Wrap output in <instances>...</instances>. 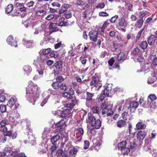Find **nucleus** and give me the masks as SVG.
Here are the masks:
<instances>
[{"label":"nucleus","instance_id":"obj_16","mask_svg":"<svg viewBox=\"0 0 157 157\" xmlns=\"http://www.w3.org/2000/svg\"><path fill=\"white\" fill-rule=\"evenodd\" d=\"M79 101L75 98L72 99L70 103H67L65 104L66 105L68 106L70 109H72L74 106L78 105Z\"/></svg>","mask_w":157,"mask_h":157},{"label":"nucleus","instance_id":"obj_6","mask_svg":"<svg viewBox=\"0 0 157 157\" xmlns=\"http://www.w3.org/2000/svg\"><path fill=\"white\" fill-rule=\"evenodd\" d=\"M139 104L137 102L131 101H127L126 102L124 106L126 107L127 109H129L131 111L132 109H135L138 106Z\"/></svg>","mask_w":157,"mask_h":157},{"label":"nucleus","instance_id":"obj_19","mask_svg":"<svg viewBox=\"0 0 157 157\" xmlns=\"http://www.w3.org/2000/svg\"><path fill=\"white\" fill-rule=\"evenodd\" d=\"M57 24L56 23H51L49 25L48 28L51 33L57 32L58 31V27L56 26Z\"/></svg>","mask_w":157,"mask_h":157},{"label":"nucleus","instance_id":"obj_17","mask_svg":"<svg viewBox=\"0 0 157 157\" xmlns=\"http://www.w3.org/2000/svg\"><path fill=\"white\" fill-rule=\"evenodd\" d=\"M141 52L140 49L136 47L133 49L131 51V55L134 57H137L139 56L141 53Z\"/></svg>","mask_w":157,"mask_h":157},{"label":"nucleus","instance_id":"obj_1","mask_svg":"<svg viewBox=\"0 0 157 157\" xmlns=\"http://www.w3.org/2000/svg\"><path fill=\"white\" fill-rule=\"evenodd\" d=\"M119 150L122 154L127 155L130 152V149H132L136 146L134 139L129 136H127L125 140L117 144Z\"/></svg>","mask_w":157,"mask_h":157},{"label":"nucleus","instance_id":"obj_11","mask_svg":"<svg viewBox=\"0 0 157 157\" xmlns=\"http://www.w3.org/2000/svg\"><path fill=\"white\" fill-rule=\"evenodd\" d=\"M6 40L7 43L12 46L15 47L17 46V41L16 38L14 39L12 35L9 36Z\"/></svg>","mask_w":157,"mask_h":157},{"label":"nucleus","instance_id":"obj_49","mask_svg":"<svg viewBox=\"0 0 157 157\" xmlns=\"http://www.w3.org/2000/svg\"><path fill=\"white\" fill-rule=\"evenodd\" d=\"M99 79H96V78L94 77H92V80L90 82V85L91 86H93L95 85L96 84V82H97L98 80H99Z\"/></svg>","mask_w":157,"mask_h":157},{"label":"nucleus","instance_id":"obj_37","mask_svg":"<svg viewBox=\"0 0 157 157\" xmlns=\"http://www.w3.org/2000/svg\"><path fill=\"white\" fill-rule=\"evenodd\" d=\"M59 83L56 81L53 82L52 84L53 88L55 90H60L59 89Z\"/></svg>","mask_w":157,"mask_h":157},{"label":"nucleus","instance_id":"obj_23","mask_svg":"<svg viewBox=\"0 0 157 157\" xmlns=\"http://www.w3.org/2000/svg\"><path fill=\"white\" fill-rule=\"evenodd\" d=\"M147 42L150 45H153L155 41V35H151L147 38Z\"/></svg>","mask_w":157,"mask_h":157},{"label":"nucleus","instance_id":"obj_13","mask_svg":"<svg viewBox=\"0 0 157 157\" xmlns=\"http://www.w3.org/2000/svg\"><path fill=\"white\" fill-rule=\"evenodd\" d=\"M86 101L90 103H93L95 101V95L94 93H92L88 91H86Z\"/></svg>","mask_w":157,"mask_h":157},{"label":"nucleus","instance_id":"obj_54","mask_svg":"<svg viewBox=\"0 0 157 157\" xmlns=\"http://www.w3.org/2000/svg\"><path fill=\"white\" fill-rule=\"evenodd\" d=\"M89 146V142L87 140H85L84 141V148L85 149H87Z\"/></svg>","mask_w":157,"mask_h":157},{"label":"nucleus","instance_id":"obj_64","mask_svg":"<svg viewBox=\"0 0 157 157\" xmlns=\"http://www.w3.org/2000/svg\"><path fill=\"white\" fill-rule=\"evenodd\" d=\"M6 98V96L4 95H0V102H3L4 101Z\"/></svg>","mask_w":157,"mask_h":157},{"label":"nucleus","instance_id":"obj_33","mask_svg":"<svg viewBox=\"0 0 157 157\" xmlns=\"http://www.w3.org/2000/svg\"><path fill=\"white\" fill-rule=\"evenodd\" d=\"M151 59L152 60V64L154 66L157 65V56L156 55L151 56Z\"/></svg>","mask_w":157,"mask_h":157},{"label":"nucleus","instance_id":"obj_39","mask_svg":"<svg viewBox=\"0 0 157 157\" xmlns=\"http://www.w3.org/2000/svg\"><path fill=\"white\" fill-rule=\"evenodd\" d=\"M130 3L127 4L128 6V9L129 11L131 12L133 11V2L132 0H130Z\"/></svg>","mask_w":157,"mask_h":157},{"label":"nucleus","instance_id":"obj_44","mask_svg":"<svg viewBox=\"0 0 157 157\" xmlns=\"http://www.w3.org/2000/svg\"><path fill=\"white\" fill-rule=\"evenodd\" d=\"M72 86L75 90L79 87V84L76 81H73L71 83Z\"/></svg>","mask_w":157,"mask_h":157},{"label":"nucleus","instance_id":"obj_61","mask_svg":"<svg viewBox=\"0 0 157 157\" xmlns=\"http://www.w3.org/2000/svg\"><path fill=\"white\" fill-rule=\"evenodd\" d=\"M19 14V12L17 11V10H14L13 12L12 13V14H11V15L12 17L14 16H17Z\"/></svg>","mask_w":157,"mask_h":157},{"label":"nucleus","instance_id":"obj_46","mask_svg":"<svg viewBox=\"0 0 157 157\" xmlns=\"http://www.w3.org/2000/svg\"><path fill=\"white\" fill-rule=\"evenodd\" d=\"M64 80V78L62 76H59L56 78V82H58V83H61Z\"/></svg>","mask_w":157,"mask_h":157},{"label":"nucleus","instance_id":"obj_26","mask_svg":"<svg viewBox=\"0 0 157 157\" xmlns=\"http://www.w3.org/2000/svg\"><path fill=\"white\" fill-rule=\"evenodd\" d=\"M126 121L121 119L119 120L117 123V126L119 128H121L124 126L126 124Z\"/></svg>","mask_w":157,"mask_h":157},{"label":"nucleus","instance_id":"obj_59","mask_svg":"<svg viewBox=\"0 0 157 157\" xmlns=\"http://www.w3.org/2000/svg\"><path fill=\"white\" fill-rule=\"evenodd\" d=\"M100 16L102 17H107L109 16V14L105 12H100L99 13Z\"/></svg>","mask_w":157,"mask_h":157},{"label":"nucleus","instance_id":"obj_41","mask_svg":"<svg viewBox=\"0 0 157 157\" xmlns=\"http://www.w3.org/2000/svg\"><path fill=\"white\" fill-rule=\"evenodd\" d=\"M144 29V28L140 30L138 32L136 38V42L138 41L139 40L140 38L141 35Z\"/></svg>","mask_w":157,"mask_h":157},{"label":"nucleus","instance_id":"obj_3","mask_svg":"<svg viewBox=\"0 0 157 157\" xmlns=\"http://www.w3.org/2000/svg\"><path fill=\"white\" fill-rule=\"evenodd\" d=\"M88 118L86 121L94 128L98 129L101 126V121L99 119H96L93 114L89 113L87 114Z\"/></svg>","mask_w":157,"mask_h":157},{"label":"nucleus","instance_id":"obj_38","mask_svg":"<svg viewBox=\"0 0 157 157\" xmlns=\"http://www.w3.org/2000/svg\"><path fill=\"white\" fill-rule=\"evenodd\" d=\"M78 151V149L73 147L70 150L69 153L70 155H74L77 154Z\"/></svg>","mask_w":157,"mask_h":157},{"label":"nucleus","instance_id":"obj_22","mask_svg":"<svg viewBox=\"0 0 157 157\" xmlns=\"http://www.w3.org/2000/svg\"><path fill=\"white\" fill-rule=\"evenodd\" d=\"M71 5L69 4H64L61 6L59 13L60 14H62L66 11L68 8H69Z\"/></svg>","mask_w":157,"mask_h":157},{"label":"nucleus","instance_id":"obj_4","mask_svg":"<svg viewBox=\"0 0 157 157\" xmlns=\"http://www.w3.org/2000/svg\"><path fill=\"white\" fill-rule=\"evenodd\" d=\"M128 25L127 21L124 17H121L118 20L117 26L119 28L120 30L125 32L126 31L125 29L127 26Z\"/></svg>","mask_w":157,"mask_h":157},{"label":"nucleus","instance_id":"obj_40","mask_svg":"<svg viewBox=\"0 0 157 157\" xmlns=\"http://www.w3.org/2000/svg\"><path fill=\"white\" fill-rule=\"evenodd\" d=\"M147 11L146 10H143L139 12V17L140 18H142L145 17L147 14Z\"/></svg>","mask_w":157,"mask_h":157},{"label":"nucleus","instance_id":"obj_47","mask_svg":"<svg viewBox=\"0 0 157 157\" xmlns=\"http://www.w3.org/2000/svg\"><path fill=\"white\" fill-rule=\"evenodd\" d=\"M6 111V105H0V111L1 113H4Z\"/></svg>","mask_w":157,"mask_h":157},{"label":"nucleus","instance_id":"obj_32","mask_svg":"<svg viewBox=\"0 0 157 157\" xmlns=\"http://www.w3.org/2000/svg\"><path fill=\"white\" fill-rule=\"evenodd\" d=\"M15 99L13 97L11 98L8 102V105L10 107H12L16 102Z\"/></svg>","mask_w":157,"mask_h":157},{"label":"nucleus","instance_id":"obj_51","mask_svg":"<svg viewBox=\"0 0 157 157\" xmlns=\"http://www.w3.org/2000/svg\"><path fill=\"white\" fill-rule=\"evenodd\" d=\"M108 87L105 88V89L103 90V93L105 94V95L107 97H109V93L110 92L109 90L108 89Z\"/></svg>","mask_w":157,"mask_h":157},{"label":"nucleus","instance_id":"obj_34","mask_svg":"<svg viewBox=\"0 0 157 157\" xmlns=\"http://www.w3.org/2000/svg\"><path fill=\"white\" fill-rule=\"evenodd\" d=\"M140 47L143 50L146 49L147 47V43L146 41H143L139 44Z\"/></svg>","mask_w":157,"mask_h":157},{"label":"nucleus","instance_id":"obj_42","mask_svg":"<svg viewBox=\"0 0 157 157\" xmlns=\"http://www.w3.org/2000/svg\"><path fill=\"white\" fill-rule=\"evenodd\" d=\"M93 143L95 147H99L101 144V140L99 139L98 140H93Z\"/></svg>","mask_w":157,"mask_h":157},{"label":"nucleus","instance_id":"obj_25","mask_svg":"<svg viewBox=\"0 0 157 157\" xmlns=\"http://www.w3.org/2000/svg\"><path fill=\"white\" fill-rule=\"evenodd\" d=\"M136 128L138 130L144 129L146 127V125L142 122H138L136 125Z\"/></svg>","mask_w":157,"mask_h":157},{"label":"nucleus","instance_id":"obj_14","mask_svg":"<svg viewBox=\"0 0 157 157\" xmlns=\"http://www.w3.org/2000/svg\"><path fill=\"white\" fill-rule=\"evenodd\" d=\"M65 20V18L64 17H60L56 23L57 25L61 27L68 25H69V23Z\"/></svg>","mask_w":157,"mask_h":157},{"label":"nucleus","instance_id":"obj_60","mask_svg":"<svg viewBox=\"0 0 157 157\" xmlns=\"http://www.w3.org/2000/svg\"><path fill=\"white\" fill-rule=\"evenodd\" d=\"M132 126L131 124H128V132L130 134H133L134 132H133L132 131Z\"/></svg>","mask_w":157,"mask_h":157},{"label":"nucleus","instance_id":"obj_48","mask_svg":"<svg viewBox=\"0 0 157 157\" xmlns=\"http://www.w3.org/2000/svg\"><path fill=\"white\" fill-rule=\"evenodd\" d=\"M118 17V15H115L112 17L109 20V21L111 23H113L116 22Z\"/></svg>","mask_w":157,"mask_h":157},{"label":"nucleus","instance_id":"obj_52","mask_svg":"<svg viewBox=\"0 0 157 157\" xmlns=\"http://www.w3.org/2000/svg\"><path fill=\"white\" fill-rule=\"evenodd\" d=\"M148 98L151 100V101H154L156 100V97L154 94H150L148 96Z\"/></svg>","mask_w":157,"mask_h":157},{"label":"nucleus","instance_id":"obj_45","mask_svg":"<svg viewBox=\"0 0 157 157\" xmlns=\"http://www.w3.org/2000/svg\"><path fill=\"white\" fill-rule=\"evenodd\" d=\"M51 94L53 95H59L61 94V92L60 90H52Z\"/></svg>","mask_w":157,"mask_h":157},{"label":"nucleus","instance_id":"obj_5","mask_svg":"<svg viewBox=\"0 0 157 157\" xmlns=\"http://www.w3.org/2000/svg\"><path fill=\"white\" fill-rule=\"evenodd\" d=\"M102 109L101 113L102 115L106 114L107 116H110L113 115V112L110 108H108L105 103H103L101 105Z\"/></svg>","mask_w":157,"mask_h":157},{"label":"nucleus","instance_id":"obj_8","mask_svg":"<svg viewBox=\"0 0 157 157\" xmlns=\"http://www.w3.org/2000/svg\"><path fill=\"white\" fill-rule=\"evenodd\" d=\"M72 110L71 109H70L68 106L65 105L63 110L60 113V117L64 118H66L70 113Z\"/></svg>","mask_w":157,"mask_h":157},{"label":"nucleus","instance_id":"obj_29","mask_svg":"<svg viewBox=\"0 0 157 157\" xmlns=\"http://www.w3.org/2000/svg\"><path fill=\"white\" fill-rule=\"evenodd\" d=\"M13 6L12 4H9L6 7L5 10V13L6 14H8L13 11Z\"/></svg>","mask_w":157,"mask_h":157},{"label":"nucleus","instance_id":"obj_43","mask_svg":"<svg viewBox=\"0 0 157 157\" xmlns=\"http://www.w3.org/2000/svg\"><path fill=\"white\" fill-rule=\"evenodd\" d=\"M125 54L123 52H120L118 55L117 60L120 61L123 59L125 56Z\"/></svg>","mask_w":157,"mask_h":157},{"label":"nucleus","instance_id":"obj_15","mask_svg":"<svg viewBox=\"0 0 157 157\" xmlns=\"http://www.w3.org/2000/svg\"><path fill=\"white\" fill-rule=\"evenodd\" d=\"M22 42L24 45L27 48H32L35 45L34 40H28L24 39Z\"/></svg>","mask_w":157,"mask_h":157},{"label":"nucleus","instance_id":"obj_62","mask_svg":"<svg viewBox=\"0 0 157 157\" xmlns=\"http://www.w3.org/2000/svg\"><path fill=\"white\" fill-rule=\"evenodd\" d=\"M52 5L53 6H56L57 7H59L61 6L60 4L57 2H55L52 3Z\"/></svg>","mask_w":157,"mask_h":157},{"label":"nucleus","instance_id":"obj_55","mask_svg":"<svg viewBox=\"0 0 157 157\" xmlns=\"http://www.w3.org/2000/svg\"><path fill=\"white\" fill-rule=\"evenodd\" d=\"M85 2L82 0H77L75 2V4L77 5H79L80 6L82 5H84Z\"/></svg>","mask_w":157,"mask_h":157},{"label":"nucleus","instance_id":"obj_50","mask_svg":"<svg viewBox=\"0 0 157 157\" xmlns=\"http://www.w3.org/2000/svg\"><path fill=\"white\" fill-rule=\"evenodd\" d=\"M51 49L50 48H48L43 50L42 53L44 55H46L50 53L51 52Z\"/></svg>","mask_w":157,"mask_h":157},{"label":"nucleus","instance_id":"obj_18","mask_svg":"<svg viewBox=\"0 0 157 157\" xmlns=\"http://www.w3.org/2000/svg\"><path fill=\"white\" fill-rule=\"evenodd\" d=\"M146 135V132L144 131H139L137 135V139L139 140H142L144 139Z\"/></svg>","mask_w":157,"mask_h":157},{"label":"nucleus","instance_id":"obj_24","mask_svg":"<svg viewBox=\"0 0 157 157\" xmlns=\"http://www.w3.org/2000/svg\"><path fill=\"white\" fill-rule=\"evenodd\" d=\"M19 106V104H17V105L15 104V109L13 110L11 113L12 115L16 119L20 117L19 113H17V110L16 109Z\"/></svg>","mask_w":157,"mask_h":157},{"label":"nucleus","instance_id":"obj_63","mask_svg":"<svg viewBox=\"0 0 157 157\" xmlns=\"http://www.w3.org/2000/svg\"><path fill=\"white\" fill-rule=\"evenodd\" d=\"M102 86V85L101 83H98V82H97L96 84L94 85L96 89L97 90H98Z\"/></svg>","mask_w":157,"mask_h":157},{"label":"nucleus","instance_id":"obj_20","mask_svg":"<svg viewBox=\"0 0 157 157\" xmlns=\"http://www.w3.org/2000/svg\"><path fill=\"white\" fill-rule=\"evenodd\" d=\"M144 21V18H139L138 19L135 24V26L139 29H140L143 25Z\"/></svg>","mask_w":157,"mask_h":157},{"label":"nucleus","instance_id":"obj_27","mask_svg":"<svg viewBox=\"0 0 157 157\" xmlns=\"http://www.w3.org/2000/svg\"><path fill=\"white\" fill-rule=\"evenodd\" d=\"M46 13L45 10H38L36 11L35 14L37 17H41L44 15Z\"/></svg>","mask_w":157,"mask_h":157},{"label":"nucleus","instance_id":"obj_36","mask_svg":"<svg viewBox=\"0 0 157 157\" xmlns=\"http://www.w3.org/2000/svg\"><path fill=\"white\" fill-rule=\"evenodd\" d=\"M59 89L60 90L65 91L67 89V87L65 83L63 82L59 84Z\"/></svg>","mask_w":157,"mask_h":157},{"label":"nucleus","instance_id":"obj_7","mask_svg":"<svg viewBox=\"0 0 157 157\" xmlns=\"http://www.w3.org/2000/svg\"><path fill=\"white\" fill-rule=\"evenodd\" d=\"M72 87L70 88L68 92H65L62 94V96L68 100L72 99L73 96L75 94L74 90Z\"/></svg>","mask_w":157,"mask_h":157},{"label":"nucleus","instance_id":"obj_35","mask_svg":"<svg viewBox=\"0 0 157 157\" xmlns=\"http://www.w3.org/2000/svg\"><path fill=\"white\" fill-rule=\"evenodd\" d=\"M91 110L94 113L98 114L100 112L99 108L96 106H93Z\"/></svg>","mask_w":157,"mask_h":157},{"label":"nucleus","instance_id":"obj_9","mask_svg":"<svg viewBox=\"0 0 157 157\" xmlns=\"http://www.w3.org/2000/svg\"><path fill=\"white\" fill-rule=\"evenodd\" d=\"M54 67L56 68V69L54 70L55 74L58 75L59 72L62 71L63 67L62 61L60 60L57 61L54 63Z\"/></svg>","mask_w":157,"mask_h":157},{"label":"nucleus","instance_id":"obj_28","mask_svg":"<svg viewBox=\"0 0 157 157\" xmlns=\"http://www.w3.org/2000/svg\"><path fill=\"white\" fill-rule=\"evenodd\" d=\"M60 136L58 134L52 137L51 139L52 144L53 145H56V143L59 139Z\"/></svg>","mask_w":157,"mask_h":157},{"label":"nucleus","instance_id":"obj_53","mask_svg":"<svg viewBox=\"0 0 157 157\" xmlns=\"http://www.w3.org/2000/svg\"><path fill=\"white\" fill-rule=\"evenodd\" d=\"M115 60L113 58H112L108 61V63L110 67H112L114 62Z\"/></svg>","mask_w":157,"mask_h":157},{"label":"nucleus","instance_id":"obj_2","mask_svg":"<svg viewBox=\"0 0 157 157\" xmlns=\"http://www.w3.org/2000/svg\"><path fill=\"white\" fill-rule=\"evenodd\" d=\"M26 94L30 99H33V101H35L36 98L39 96L40 91L36 85H34L33 82L29 84L26 87Z\"/></svg>","mask_w":157,"mask_h":157},{"label":"nucleus","instance_id":"obj_21","mask_svg":"<svg viewBox=\"0 0 157 157\" xmlns=\"http://www.w3.org/2000/svg\"><path fill=\"white\" fill-rule=\"evenodd\" d=\"M43 75V71L40 69H37L36 73V75L34 77L33 79L34 80H36L37 79L41 77Z\"/></svg>","mask_w":157,"mask_h":157},{"label":"nucleus","instance_id":"obj_30","mask_svg":"<svg viewBox=\"0 0 157 157\" xmlns=\"http://www.w3.org/2000/svg\"><path fill=\"white\" fill-rule=\"evenodd\" d=\"M23 69L27 75H29L32 71V67L28 65H25L24 66Z\"/></svg>","mask_w":157,"mask_h":157},{"label":"nucleus","instance_id":"obj_12","mask_svg":"<svg viewBox=\"0 0 157 157\" xmlns=\"http://www.w3.org/2000/svg\"><path fill=\"white\" fill-rule=\"evenodd\" d=\"M89 36L90 40L94 42L97 41L98 36V32L96 31H91L90 32Z\"/></svg>","mask_w":157,"mask_h":157},{"label":"nucleus","instance_id":"obj_10","mask_svg":"<svg viewBox=\"0 0 157 157\" xmlns=\"http://www.w3.org/2000/svg\"><path fill=\"white\" fill-rule=\"evenodd\" d=\"M65 124V121L63 119L56 123L55 125V127L57 128V132H62L63 129V127Z\"/></svg>","mask_w":157,"mask_h":157},{"label":"nucleus","instance_id":"obj_56","mask_svg":"<svg viewBox=\"0 0 157 157\" xmlns=\"http://www.w3.org/2000/svg\"><path fill=\"white\" fill-rule=\"evenodd\" d=\"M105 6V5L104 3H98L97 6H96V8H100L101 9L104 8Z\"/></svg>","mask_w":157,"mask_h":157},{"label":"nucleus","instance_id":"obj_57","mask_svg":"<svg viewBox=\"0 0 157 157\" xmlns=\"http://www.w3.org/2000/svg\"><path fill=\"white\" fill-rule=\"evenodd\" d=\"M54 14H53L48 15L46 17L45 19L47 20H49L54 18Z\"/></svg>","mask_w":157,"mask_h":157},{"label":"nucleus","instance_id":"obj_58","mask_svg":"<svg viewBox=\"0 0 157 157\" xmlns=\"http://www.w3.org/2000/svg\"><path fill=\"white\" fill-rule=\"evenodd\" d=\"M12 132L11 130L8 131L7 130L5 132L3 133V136H8L9 137H10V136L11 135Z\"/></svg>","mask_w":157,"mask_h":157},{"label":"nucleus","instance_id":"obj_31","mask_svg":"<svg viewBox=\"0 0 157 157\" xmlns=\"http://www.w3.org/2000/svg\"><path fill=\"white\" fill-rule=\"evenodd\" d=\"M121 117L123 120L125 121H126L129 118V114L127 110L124 111L122 114Z\"/></svg>","mask_w":157,"mask_h":157}]
</instances>
